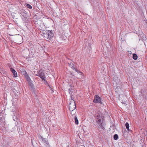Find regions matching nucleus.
<instances>
[{"label": "nucleus", "mask_w": 147, "mask_h": 147, "mask_svg": "<svg viewBox=\"0 0 147 147\" xmlns=\"http://www.w3.org/2000/svg\"><path fill=\"white\" fill-rule=\"evenodd\" d=\"M94 117L96 118L97 123V125L98 127L100 129H103L105 125L103 116L101 113H96L95 114Z\"/></svg>", "instance_id": "obj_1"}, {"label": "nucleus", "mask_w": 147, "mask_h": 147, "mask_svg": "<svg viewBox=\"0 0 147 147\" xmlns=\"http://www.w3.org/2000/svg\"><path fill=\"white\" fill-rule=\"evenodd\" d=\"M69 110L72 112V113L76 108L75 102L73 100V98H72L71 96V99L70 100V102L69 103Z\"/></svg>", "instance_id": "obj_2"}, {"label": "nucleus", "mask_w": 147, "mask_h": 147, "mask_svg": "<svg viewBox=\"0 0 147 147\" xmlns=\"http://www.w3.org/2000/svg\"><path fill=\"white\" fill-rule=\"evenodd\" d=\"M46 34H45L44 37L46 38L51 40L53 39L54 37V34L52 30H48L46 31Z\"/></svg>", "instance_id": "obj_3"}, {"label": "nucleus", "mask_w": 147, "mask_h": 147, "mask_svg": "<svg viewBox=\"0 0 147 147\" xmlns=\"http://www.w3.org/2000/svg\"><path fill=\"white\" fill-rule=\"evenodd\" d=\"M35 75L40 77L42 80H44V78H46L44 71L41 69L38 71L37 74Z\"/></svg>", "instance_id": "obj_4"}, {"label": "nucleus", "mask_w": 147, "mask_h": 147, "mask_svg": "<svg viewBox=\"0 0 147 147\" xmlns=\"http://www.w3.org/2000/svg\"><path fill=\"white\" fill-rule=\"evenodd\" d=\"M93 102L95 103H99L100 104H102V102L101 101V98L97 95H95Z\"/></svg>", "instance_id": "obj_5"}, {"label": "nucleus", "mask_w": 147, "mask_h": 147, "mask_svg": "<svg viewBox=\"0 0 147 147\" xmlns=\"http://www.w3.org/2000/svg\"><path fill=\"white\" fill-rule=\"evenodd\" d=\"M10 69L11 71L13 73L14 77H17V74L15 69L12 68H10Z\"/></svg>", "instance_id": "obj_6"}, {"label": "nucleus", "mask_w": 147, "mask_h": 147, "mask_svg": "<svg viewBox=\"0 0 147 147\" xmlns=\"http://www.w3.org/2000/svg\"><path fill=\"white\" fill-rule=\"evenodd\" d=\"M68 63L69 65L73 69H75V68L74 67V65L73 62L71 61H70L68 62Z\"/></svg>", "instance_id": "obj_7"}, {"label": "nucleus", "mask_w": 147, "mask_h": 147, "mask_svg": "<svg viewBox=\"0 0 147 147\" xmlns=\"http://www.w3.org/2000/svg\"><path fill=\"white\" fill-rule=\"evenodd\" d=\"M26 11L23 9H21L19 11V13L21 14L22 16H24L26 13Z\"/></svg>", "instance_id": "obj_8"}, {"label": "nucleus", "mask_w": 147, "mask_h": 147, "mask_svg": "<svg viewBox=\"0 0 147 147\" xmlns=\"http://www.w3.org/2000/svg\"><path fill=\"white\" fill-rule=\"evenodd\" d=\"M41 139L45 143L47 144V145L49 146V144L48 143V141H47L45 138H42V136H41Z\"/></svg>", "instance_id": "obj_9"}, {"label": "nucleus", "mask_w": 147, "mask_h": 147, "mask_svg": "<svg viewBox=\"0 0 147 147\" xmlns=\"http://www.w3.org/2000/svg\"><path fill=\"white\" fill-rule=\"evenodd\" d=\"M28 82V84L32 88L33 87L34 85L32 83V80H31V81Z\"/></svg>", "instance_id": "obj_10"}, {"label": "nucleus", "mask_w": 147, "mask_h": 147, "mask_svg": "<svg viewBox=\"0 0 147 147\" xmlns=\"http://www.w3.org/2000/svg\"><path fill=\"white\" fill-rule=\"evenodd\" d=\"M125 126H126V129L128 131H129V125L128 123L126 122L125 123Z\"/></svg>", "instance_id": "obj_11"}, {"label": "nucleus", "mask_w": 147, "mask_h": 147, "mask_svg": "<svg viewBox=\"0 0 147 147\" xmlns=\"http://www.w3.org/2000/svg\"><path fill=\"white\" fill-rule=\"evenodd\" d=\"M74 120L75 121V124L78 125V121L77 119V117L75 116L74 117Z\"/></svg>", "instance_id": "obj_12"}, {"label": "nucleus", "mask_w": 147, "mask_h": 147, "mask_svg": "<svg viewBox=\"0 0 147 147\" xmlns=\"http://www.w3.org/2000/svg\"><path fill=\"white\" fill-rule=\"evenodd\" d=\"M25 78L28 82L31 80L30 77L28 75L25 77Z\"/></svg>", "instance_id": "obj_13"}, {"label": "nucleus", "mask_w": 147, "mask_h": 147, "mask_svg": "<svg viewBox=\"0 0 147 147\" xmlns=\"http://www.w3.org/2000/svg\"><path fill=\"white\" fill-rule=\"evenodd\" d=\"M71 87L69 88V93L71 95V96H72V92L71 91V90H73V88H72V86H71Z\"/></svg>", "instance_id": "obj_14"}, {"label": "nucleus", "mask_w": 147, "mask_h": 147, "mask_svg": "<svg viewBox=\"0 0 147 147\" xmlns=\"http://www.w3.org/2000/svg\"><path fill=\"white\" fill-rule=\"evenodd\" d=\"M133 58L134 60H136L138 58V56L136 54H134L133 56Z\"/></svg>", "instance_id": "obj_15"}, {"label": "nucleus", "mask_w": 147, "mask_h": 147, "mask_svg": "<svg viewBox=\"0 0 147 147\" xmlns=\"http://www.w3.org/2000/svg\"><path fill=\"white\" fill-rule=\"evenodd\" d=\"M25 6L30 9H31L32 8V6L29 4H25Z\"/></svg>", "instance_id": "obj_16"}, {"label": "nucleus", "mask_w": 147, "mask_h": 147, "mask_svg": "<svg viewBox=\"0 0 147 147\" xmlns=\"http://www.w3.org/2000/svg\"><path fill=\"white\" fill-rule=\"evenodd\" d=\"M23 74L24 76L25 77L28 75L27 72L25 71H24L23 72Z\"/></svg>", "instance_id": "obj_17"}, {"label": "nucleus", "mask_w": 147, "mask_h": 147, "mask_svg": "<svg viewBox=\"0 0 147 147\" xmlns=\"http://www.w3.org/2000/svg\"><path fill=\"white\" fill-rule=\"evenodd\" d=\"M118 138V136L117 134H115L114 136V139L115 140H117Z\"/></svg>", "instance_id": "obj_18"}, {"label": "nucleus", "mask_w": 147, "mask_h": 147, "mask_svg": "<svg viewBox=\"0 0 147 147\" xmlns=\"http://www.w3.org/2000/svg\"><path fill=\"white\" fill-rule=\"evenodd\" d=\"M74 70H75V71H76V72H77L78 73H80V74L81 75H82L83 74V73H82V72H80V71H79V70H78L77 69H76L75 68V69H74Z\"/></svg>", "instance_id": "obj_19"}, {"label": "nucleus", "mask_w": 147, "mask_h": 147, "mask_svg": "<svg viewBox=\"0 0 147 147\" xmlns=\"http://www.w3.org/2000/svg\"><path fill=\"white\" fill-rule=\"evenodd\" d=\"M44 80H42L45 82L44 84L46 85L48 84V83L47 82V81L46 80V78H44Z\"/></svg>", "instance_id": "obj_20"}, {"label": "nucleus", "mask_w": 147, "mask_h": 147, "mask_svg": "<svg viewBox=\"0 0 147 147\" xmlns=\"http://www.w3.org/2000/svg\"><path fill=\"white\" fill-rule=\"evenodd\" d=\"M121 103H122V104H125V106H126V105H127V104H126L125 101H122V102H121Z\"/></svg>", "instance_id": "obj_21"}]
</instances>
